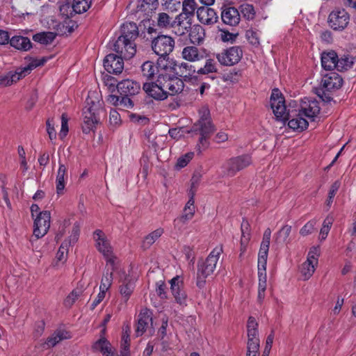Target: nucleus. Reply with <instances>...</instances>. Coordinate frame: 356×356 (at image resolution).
I'll return each mask as SVG.
<instances>
[{"label": "nucleus", "instance_id": "obj_1", "mask_svg": "<svg viewBox=\"0 0 356 356\" xmlns=\"http://www.w3.org/2000/svg\"><path fill=\"white\" fill-rule=\"evenodd\" d=\"M270 106L273 113L277 120L285 122H288L289 128L298 131H302L308 127V122L302 118V113L298 111V113L293 114V111H286L285 105V99L278 88H274L270 95Z\"/></svg>", "mask_w": 356, "mask_h": 356}, {"label": "nucleus", "instance_id": "obj_2", "mask_svg": "<svg viewBox=\"0 0 356 356\" xmlns=\"http://www.w3.org/2000/svg\"><path fill=\"white\" fill-rule=\"evenodd\" d=\"M120 33L113 44V50L122 55L126 60H129L136 53L135 40L139 35L138 28L136 23L127 22L121 26Z\"/></svg>", "mask_w": 356, "mask_h": 356}, {"label": "nucleus", "instance_id": "obj_3", "mask_svg": "<svg viewBox=\"0 0 356 356\" xmlns=\"http://www.w3.org/2000/svg\"><path fill=\"white\" fill-rule=\"evenodd\" d=\"M86 106L83 109L82 131L88 134L91 131L95 132L97 125L100 122L101 114H105V111L102 106L96 92H88L86 100Z\"/></svg>", "mask_w": 356, "mask_h": 356}, {"label": "nucleus", "instance_id": "obj_4", "mask_svg": "<svg viewBox=\"0 0 356 356\" xmlns=\"http://www.w3.org/2000/svg\"><path fill=\"white\" fill-rule=\"evenodd\" d=\"M222 252V247L215 248L204 260L197 262L196 285L199 289L204 287L206 278L214 272L219 256Z\"/></svg>", "mask_w": 356, "mask_h": 356}, {"label": "nucleus", "instance_id": "obj_5", "mask_svg": "<svg viewBox=\"0 0 356 356\" xmlns=\"http://www.w3.org/2000/svg\"><path fill=\"white\" fill-rule=\"evenodd\" d=\"M201 116L200 120L194 124L190 132L200 134L199 144H197V149L199 152H201L200 148H207L209 145L208 139L213 134L215 131L213 124H212L210 111L209 109L205 108L200 112Z\"/></svg>", "mask_w": 356, "mask_h": 356}, {"label": "nucleus", "instance_id": "obj_6", "mask_svg": "<svg viewBox=\"0 0 356 356\" xmlns=\"http://www.w3.org/2000/svg\"><path fill=\"white\" fill-rule=\"evenodd\" d=\"M342 84V77L334 72H330L323 76L320 86L315 88V93L324 102H330L333 100L332 92L339 89Z\"/></svg>", "mask_w": 356, "mask_h": 356}, {"label": "nucleus", "instance_id": "obj_7", "mask_svg": "<svg viewBox=\"0 0 356 356\" xmlns=\"http://www.w3.org/2000/svg\"><path fill=\"white\" fill-rule=\"evenodd\" d=\"M251 163V156L248 154L232 157L222 164L221 176L222 177H232L238 171L249 166Z\"/></svg>", "mask_w": 356, "mask_h": 356}, {"label": "nucleus", "instance_id": "obj_8", "mask_svg": "<svg viewBox=\"0 0 356 356\" xmlns=\"http://www.w3.org/2000/svg\"><path fill=\"white\" fill-rule=\"evenodd\" d=\"M157 83L167 92V95H175L181 92L184 88L183 80L172 72L159 74Z\"/></svg>", "mask_w": 356, "mask_h": 356}, {"label": "nucleus", "instance_id": "obj_9", "mask_svg": "<svg viewBox=\"0 0 356 356\" xmlns=\"http://www.w3.org/2000/svg\"><path fill=\"white\" fill-rule=\"evenodd\" d=\"M174 47L175 40L168 35H159L152 41V49L159 56H168Z\"/></svg>", "mask_w": 356, "mask_h": 356}, {"label": "nucleus", "instance_id": "obj_10", "mask_svg": "<svg viewBox=\"0 0 356 356\" xmlns=\"http://www.w3.org/2000/svg\"><path fill=\"white\" fill-rule=\"evenodd\" d=\"M243 57L242 49L238 46H234L216 54L218 61L224 66H232L237 64Z\"/></svg>", "mask_w": 356, "mask_h": 356}, {"label": "nucleus", "instance_id": "obj_11", "mask_svg": "<svg viewBox=\"0 0 356 356\" xmlns=\"http://www.w3.org/2000/svg\"><path fill=\"white\" fill-rule=\"evenodd\" d=\"M51 213L49 211L40 212L34 221L33 234L37 238L44 236L50 227Z\"/></svg>", "mask_w": 356, "mask_h": 356}, {"label": "nucleus", "instance_id": "obj_12", "mask_svg": "<svg viewBox=\"0 0 356 356\" xmlns=\"http://www.w3.org/2000/svg\"><path fill=\"white\" fill-rule=\"evenodd\" d=\"M350 16L344 10H333L328 17L330 27L335 31L343 30L349 22Z\"/></svg>", "mask_w": 356, "mask_h": 356}, {"label": "nucleus", "instance_id": "obj_13", "mask_svg": "<svg viewBox=\"0 0 356 356\" xmlns=\"http://www.w3.org/2000/svg\"><path fill=\"white\" fill-rule=\"evenodd\" d=\"M123 59H126L120 54H109L104 59V67L110 74H120L124 69Z\"/></svg>", "mask_w": 356, "mask_h": 356}, {"label": "nucleus", "instance_id": "obj_14", "mask_svg": "<svg viewBox=\"0 0 356 356\" xmlns=\"http://www.w3.org/2000/svg\"><path fill=\"white\" fill-rule=\"evenodd\" d=\"M172 70V73L179 78H182L183 82H191L197 79V76L194 75L197 72L195 67L187 63L175 64Z\"/></svg>", "mask_w": 356, "mask_h": 356}, {"label": "nucleus", "instance_id": "obj_15", "mask_svg": "<svg viewBox=\"0 0 356 356\" xmlns=\"http://www.w3.org/2000/svg\"><path fill=\"white\" fill-rule=\"evenodd\" d=\"M271 236V230L267 228L264 233L263 240L261 243L258 254V269L266 270L268 253Z\"/></svg>", "mask_w": 356, "mask_h": 356}, {"label": "nucleus", "instance_id": "obj_16", "mask_svg": "<svg viewBox=\"0 0 356 356\" xmlns=\"http://www.w3.org/2000/svg\"><path fill=\"white\" fill-rule=\"evenodd\" d=\"M143 89L148 96L156 100L162 101L168 98L167 92L158 84L157 79L154 81L144 83Z\"/></svg>", "mask_w": 356, "mask_h": 356}, {"label": "nucleus", "instance_id": "obj_17", "mask_svg": "<svg viewBox=\"0 0 356 356\" xmlns=\"http://www.w3.org/2000/svg\"><path fill=\"white\" fill-rule=\"evenodd\" d=\"M197 17L204 25H213L218 22V16L214 9L209 6H201L197 9Z\"/></svg>", "mask_w": 356, "mask_h": 356}, {"label": "nucleus", "instance_id": "obj_18", "mask_svg": "<svg viewBox=\"0 0 356 356\" xmlns=\"http://www.w3.org/2000/svg\"><path fill=\"white\" fill-rule=\"evenodd\" d=\"M117 90L120 95L134 96L140 91V85L137 81L124 79L117 84Z\"/></svg>", "mask_w": 356, "mask_h": 356}, {"label": "nucleus", "instance_id": "obj_19", "mask_svg": "<svg viewBox=\"0 0 356 356\" xmlns=\"http://www.w3.org/2000/svg\"><path fill=\"white\" fill-rule=\"evenodd\" d=\"M221 19L226 25L236 26L241 21L239 10L232 6L225 7L221 11Z\"/></svg>", "mask_w": 356, "mask_h": 356}, {"label": "nucleus", "instance_id": "obj_20", "mask_svg": "<svg viewBox=\"0 0 356 356\" xmlns=\"http://www.w3.org/2000/svg\"><path fill=\"white\" fill-rule=\"evenodd\" d=\"M170 289L176 302L181 305H186L187 296L183 289L182 281L178 276L173 277L170 281Z\"/></svg>", "mask_w": 356, "mask_h": 356}, {"label": "nucleus", "instance_id": "obj_21", "mask_svg": "<svg viewBox=\"0 0 356 356\" xmlns=\"http://www.w3.org/2000/svg\"><path fill=\"white\" fill-rule=\"evenodd\" d=\"M191 17L188 15H184L181 12L173 20L175 30L172 31L177 35H183L188 31V29L191 26Z\"/></svg>", "mask_w": 356, "mask_h": 356}, {"label": "nucleus", "instance_id": "obj_22", "mask_svg": "<svg viewBox=\"0 0 356 356\" xmlns=\"http://www.w3.org/2000/svg\"><path fill=\"white\" fill-rule=\"evenodd\" d=\"M152 312L149 309H142L138 315L136 327V337L142 336L146 331L149 324L152 325Z\"/></svg>", "mask_w": 356, "mask_h": 356}, {"label": "nucleus", "instance_id": "obj_23", "mask_svg": "<svg viewBox=\"0 0 356 356\" xmlns=\"http://www.w3.org/2000/svg\"><path fill=\"white\" fill-rule=\"evenodd\" d=\"M321 65L325 70L332 72L334 69L337 70L338 55L333 51H323L321 54Z\"/></svg>", "mask_w": 356, "mask_h": 356}, {"label": "nucleus", "instance_id": "obj_24", "mask_svg": "<svg viewBox=\"0 0 356 356\" xmlns=\"http://www.w3.org/2000/svg\"><path fill=\"white\" fill-rule=\"evenodd\" d=\"M30 72L26 69V66L23 68H19L15 72H10L6 75L1 76L0 82L5 86H10L25 77Z\"/></svg>", "mask_w": 356, "mask_h": 356}, {"label": "nucleus", "instance_id": "obj_25", "mask_svg": "<svg viewBox=\"0 0 356 356\" xmlns=\"http://www.w3.org/2000/svg\"><path fill=\"white\" fill-rule=\"evenodd\" d=\"M318 102L316 100H307L302 102L301 108L299 109L304 115L309 118H314L320 113Z\"/></svg>", "mask_w": 356, "mask_h": 356}, {"label": "nucleus", "instance_id": "obj_26", "mask_svg": "<svg viewBox=\"0 0 356 356\" xmlns=\"http://www.w3.org/2000/svg\"><path fill=\"white\" fill-rule=\"evenodd\" d=\"M140 70L142 77L147 81H154V80L159 75V70L152 61L147 60L144 62L140 67Z\"/></svg>", "mask_w": 356, "mask_h": 356}, {"label": "nucleus", "instance_id": "obj_27", "mask_svg": "<svg viewBox=\"0 0 356 356\" xmlns=\"http://www.w3.org/2000/svg\"><path fill=\"white\" fill-rule=\"evenodd\" d=\"M312 253V251L309 252L307 261L301 266L300 273L305 280L312 277L315 270L314 262L317 263V258Z\"/></svg>", "mask_w": 356, "mask_h": 356}, {"label": "nucleus", "instance_id": "obj_28", "mask_svg": "<svg viewBox=\"0 0 356 356\" xmlns=\"http://www.w3.org/2000/svg\"><path fill=\"white\" fill-rule=\"evenodd\" d=\"M10 44L17 50L27 51L32 47V43L27 37L15 35L10 40Z\"/></svg>", "mask_w": 356, "mask_h": 356}, {"label": "nucleus", "instance_id": "obj_29", "mask_svg": "<svg viewBox=\"0 0 356 356\" xmlns=\"http://www.w3.org/2000/svg\"><path fill=\"white\" fill-rule=\"evenodd\" d=\"M189 29L188 36L191 43L197 45L202 44L205 37L204 28L200 24H195Z\"/></svg>", "mask_w": 356, "mask_h": 356}, {"label": "nucleus", "instance_id": "obj_30", "mask_svg": "<svg viewBox=\"0 0 356 356\" xmlns=\"http://www.w3.org/2000/svg\"><path fill=\"white\" fill-rule=\"evenodd\" d=\"M159 6L158 0H139L136 6V11L143 13L149 16Z\"/></svg>", "mask_w": 356, "mask_h": 356}, {"label": "nucleus", "instance_id": "obj_31", "mask_svg": "<svg viewBox=\"0 0 356 356\" xmlns=\"http://www.w3.org/2000/svg\"><path fill=\"white\" fill-rule=\"evenodd\" d=\"M182 57L186 60L194 62L204 58V54L195 46H186L182 50Z\"/></svg>", "mask_w": 356, "mask_h": 356}, {"label": "nucleus", "instance_id": "obj_32", "mask_svg": "<svg viewBox=\"0 0 356 356\" xmlns=\"http://www.w3.org/2000/svg\"><path fill=\"white\" fill-rule=\"evenodd\" d=\"M66 176L67 167L64 164L60 163L56 180V192L58 195L63 194L65 186V179Z\"/></svg>", "mask_w": 356, "mask_h": 356}, {"label": "nucleus", "instance_id": "obj_33", "mask_svg": "<svg viewBox=\"0 0 356 356\" xmlns=\"http://www.w3.org/2000/svg\"><path fill=\"white\" fill-rule=\"evenodd\" d=\"M355 61V57L349 54H344L340 58L338 57L337 70L339 72L347 71L352 68Z\"/></svg>", "mask_w": 356, "mask_h": 356}, {"label": "nucleus", "instance_id": "obj_34", "mask_svg": "<svg viewBox=\"0 0 356 356\" xmlns=\"http://www.w3.org/2000/svg\"><path fill=\"white\" fill-rule=\"evenodd\" d=\"M92 349L95 351H100L106 356H111L113 353L109 341L104 337H102L92 345Z\"/></svg>", "mask_w": 356, "mask_h": 356}, {"label": "nucleus", "instance_id": "obj_35", "mask_svg": "<svg viewBox=\"0 0 356 356\" xmlns=\"http://www.w3.org/2000/svg\"><path fill=\"white\" fill-rule=\"evenodd\" d=\"M135 288V284L131 279L126 277L120 286V293L124 301L127 302L132 294Z\"/></svg>", "mask_w": 356, "mask_h": 356}, {"label": "nucleus", "instance_id": "obj_36", "mask_svg": "<svg viewBox=\"0 0 356 356\" xmlns=\"http://www.w3.org/2000/svg\"><path fill=\"white\" fill-rule=\"evenodd\" d=\"M56 33L47 31V32H40L33 35V40L42 44H51L54 39L56 38Z\"/></svg>", "mask_w": 356, "mask_h": 356}, {"label": "nucleus", "instance_id": "obj_37", "mask_svg": "<svg viewBox=\"0 0 356 356\" xmlns=\"http://www.w3.org/2000/svg\"><path fill=\"white\" fill-rule=\"evenodd\" d=\"M163 233V229L159 228L146 236L143 241L141 247L148 249Z\"/></svg>", "mask_w": 356, "mask_h": 356}, {"label": "nucleus", "instance_id": "obj_38", "mask_svg": "<svg viewBox=\"0 0 356 356\" xmlns=\"http://www.w3.org/2000/svg\"><path fill=\"white\" fill-rule=\"evenodd\" d=\"M155 65L159 70V74L172 72L173 66H171V63L168 60V56H159Z\"/></svg>", "mask_w": 356, "mask_h": 356}, {"label": "nucleus", "instance_id": "obj_39", "mask_svg": "<svg viewBox=\"0 0 356 356\" xmlns=\"http://www.w3.org/2000/svg\"><path fill=\"white\" fill-rule=\"evenodd\" d=\"M173 20L167 13H161L157 18V26L161 29L172 28L175 30Z\"/></svg>", "mask_w": 356, "mask_h": 356}, {"label": "nucleus", "instance_id": "obj_40", "mask_svg": "<svg viewBox=\"0 0 356 356\" xmlns=\"http://www.w3.org/2000/svg\"><path fill=\"white\" fill-rule=\"evenodd\" d=\"M238 10L243 17L247 20H252L255 17L256 12L252 4L243 3L238 7Z\"/></svg>", "mask_w": 356, "mask_h": 356}, {"label": "nucleus", "instance_id": "obj_41", "mask_svg": "<svg viewBox=\"0 0 356 356\" xmlns=\"http://www.w3.org/2000/svg\"><path fill=\"white\" fill-rule=\"evenodd\" d=\"M91 2V0H74L72 8L76 13H83L89 9Z\"/></svg>", "mask_w": 356, "mask_h": 356}, {"label": "nucleus", "instance_id": "obj_42", "mask_svg": "<svg viewBox=\"0 0 356 356\" xmlns=\"http://www.w3.org/2000/svg\"><path fill=\"white\" fill-rule=\"evenodd\" d=\"M218 69L216 63L213 59H207L204 67H200L197 70V73L199 74H209L213 72H217Z\"/></svg>", "mask_w": 356, "mask_h": 356}, {"label": "nucleus", "instance_id": "obj_43", "mask_svg": "<svg viewBox=\"0 0 356 356\" xmlns=\"http://www.w3.org/2000/svg\"><path fill=\"white\" fill-rule=\"evenodd\" d=\"M291 232V226L286 225L276 234L275 241L278 243H287Z\"/></svg>", "mask_w": 356, "mask_h": 356}, {"label": "nucleus", "instance_id": "obj_44", "mask_svg": "<svg viewBox=\"0 0 356 356\" xmlns=\"http://www.w3.org/2000/svg\"><path fill=\"white\" fill-rule=\"evenodd\" d=\"M114 268L111 271L107 270L103 275L101 280V284L99 290L106 292L111 286L113 282V272Z\"/></svg>", "mask_w": 356, "mask_h": 356}, {"label": "nucleus", "instance_id": "obj_45", "mask_svg": "<svg viewBox=\"0 0 356 356\" xmlns=\"http://www.w3.org/2000/svg\"><path fill=\"white\" fill-rule=\"evenodd\" d=\"M168 319H163L162 325L158 331V337L161 341L163 348L167 349L169 346L168 341L165 339L167 335Z\"/></svg>", "mask_w": 356, "mask_h": 356}, {"label": "nucleus", "instance_id": "obj_46", "mask_svg": "<svg viewBox=\"0 0 356 356\" xmlns=\"http://www.w3.org/2000/svg\"><path fill=\"white\" fill-rule=\"evenodd\" d=\"M192 213L187 214H182L180 217H178L174 220V226L175 229L179 231H181L185 229V225L187 222L192 219Z\"/></svg>", "mask_w": 356, "mask_h": 356}, {"label": "nucleus", "instance_id": "obj_47", "mask_svg": "<svg viewBox=\"0 0 356 356\" xmlns=\"http://www.w3.org/2000/svg\"><path fill=\"white\" fill-rule=\"evenodd\" d=\"M196 8L197 4L195 0H184L183 1L182 12L184 13V15H188L192 17Z\"/></svg>", "mask_w": 356, "mask_h": 356}, {"label": "nucleus", "instance_id": "obj_48", "mask_svg": "<svg viewBox=\"0 0 356 356\" xmlns=\"http://www.w3.org/2000/svg\"><path fill=\"white\" fill-rule=\"evenodd\" d=\"M98 250L102 252L104 256L108 257L111 254V247L107 241L106 238L103 239L102 241H100L99 242H97L96 245Z\"/></svg>", "mask_w": 356, "mask_h": 356}, {"label": "nucleus", "instance_id": "obj_49", "mask_svg": "<svg viewBox=\"0 0 356 356\" xmlns=\"http://www.w3.org/2000/svg\"><path fill=\"white\" fill-rule=\"evenodd\" d=\"M240 70H236V69H233L230 70L229 72H226L222 75V79L225 81H230L232 83H236L238 81L239 77L241 76Z\"/></svg>", "mask_w": 356, "mask_h": 356}, {"label": "nucleus", "instance_id": "obj_50", "mask_svg": "<svg viewBox=\"0 0 356 356\" xmlns=\"http://www.w3.org/2000/svg\"><path fill=\"white\" fill-rule=\"evenodd\" d=\"M80 234V227L79 225L77 224H74L72 230V233L70 236H69L68 240H66L67 243V248L70 246L71 245L74 244L77 242Z\"/></svg>", "mask_w": 356, "mask_h": 356}, {"label": "nucleus", "instance_id": "obj_51", "mask_svg": "<svg viewBox=\"0 0 356 356\" xmlns=\"http://www.w3.org/2000/svg\"><path fill=\"white\" fill-rule=\"evenodd\" d=\"M81 293L82 291L80 289L73 290L64 300V305L66 307H70L75 300L81 296Z\"/></svg>", "mask_w": 356, "mask_h": 356}, {"label": "nucleus", "instance_id": "obj_52", "mask_svg": "<svg viewBox=\"0 0 356 356\" xmlns=\"http://www.w3.org/2000/svg\"><path fill=\"white\" fill-rule=\"evenodd\" d=\"M193 152H188L184 154V156L179 157L177 161V168L180 169L186 166L189 161L193 159Z\"/></svg>", "mask_w": 356, "mask_h": 356}, {"label": "nucleus", "instance_id": "obj_53", "mask_svg": "<svg viewBox=\"0 0 356 356\" xmlns=\"http://www.w3.org/2000/svg\"><path fill=\"white\" fill-rule=\"evenodd\" d=\"M130 332V327L129 325H127L125 328L123 329V334L122 337V346H123V349L124 352L129 351V334Z\"/></svg>", "mask_w": 356, "mask_h": 356}, {"label": "nucleus", "instance_id": "obj_54", "mask_svg": "<svg viewBox=\"0 0 356 356\" xmlns=\"http://www.w3.org/2000/svg\"><path fill=\"white\" fill-rule=\"evenodd\" d=\"M156 292L157 296L161 299H165L167 298V286L164 282V281L160 280L156 282Z\"/></svg>", "mask_w": 356, "mask_h": 356}, {"label": "nucleus", "instance_id": "obj_55", "mask_svg": "<svg viewBox=\"0 0 356 356\" xmlns=\"http://www.w3.org/2000/svg\"><path fill=\"white\" fill-rule=\"evenodd\" d=\"M316 221L315 220H312L307 222L300 229V234L302 236H307L312 234L314 230V227L316 225Z\"/></svg>", "mask_w": 356, "mask_h": 356}, {"label": "nucleus", "instance_id": "obj_56", "mask_svg": "<svg viewBox=\"0 0 356 356\" xmlns=\"http://www.w3.org/2000/svg\"><path fill=\"white\" fill-rule=\"evenodd\" d=\"M68 118L66 113H63L61 115V129L60 131V137L63 138L68 133Z\"/></svg>", "mask_w": 356, "mask_h": 356}, {"label": "nucleus", "instance_id": "obj_57", "mask_svg": "<svg viewBox=\"0 0 356 356\" xmlns=\"http://www.w3.org/2000/svg\"><path fill=\"white\" fill-rule=\"evenodd\" d=\"M247 355H250V353H259V340L248 339L247 343Z\"/></svg>", "mask_w": 356, "mask_h": 356}, {"label": "nucleus", "instance_id": "obj_58", "mask_svg": "<svg viewBox=\"0 0 356 356\" xmlns=\"http://www.w3.org/2000/svg\"><path fill=\"white\" fill-rule=\"evenodd\" d=\"M259 290L266 289V270L258 269Z\"/></svg>", "mask_w": 356, "mask_h": 356}, {"label": "nucleus", "instance_id": "obj_59", "mask_svg": "<svg viewBox=\"0 0 356 356\" xmlns=\"http://www.w3.org/2000/svg\"><path fill=\"white\" fill-rule=\"evenodd\" d=\"M246 38L250 43L253 45H258L259 44L258 34L256 31L250 29L246 31Z\"/></svg>", "mask_w": 356, "mask_h": 356}, {"label": "nucleus", "instance_id": "obj_60", "mask_svg": "<svg viewBox=\"0 0 356 356\" xmlns=\"http://www.w3.org/2000/svg\"><path fill=\"white\" fill-rule=\"evenodd\" d=\"M130 97L131 96L120 95L119 106L125 108H133L134 104Z\"/></svg>", "mask_w": 356, "mask_h": 356}, {"label": "nucleus", "instance_id": "obj_61", "mask_svg": "<svg viewBox=\"0 0 356 356\" xmlns=\"http://www.w3.org/2000/svg\"><path fill=\"white\" fill-rule=\"evenodd\" d=\"M220 38L223 42H234L238 35V33L234 34L227 30H220Z\"/></svg>", "mask_w": 356, "mask_h": 356}, {"label": "nucleus", "instance_id": "obj_62", "mask_svg": "<svg viewBox=\"0 0 356 356\" xmlns=\"http://www.w3.org/2000/svg\"><path fill=\"white\" fill-rule=\"evenodd\" d=\"M241 237L245 236V238H248V239H250V224L248 220H243L241 225Z\"/></svg>", "mask_w": 356, "mask_h": 356}, {"label": "nucleus", "instance_id": "obj_63", "mask_svg": "<svg viewBox=\"0 0 356 356\" xmlns=\"http://www.w3.org/2000/svg\"><path fill=\"white\" fill-rule=\"evenodd\" d=\"M110 124L114 126L120 123V115L115 110H111L109 114Z\"/></svg>", "mask_w": 356, "mask_h": 356}, {"label": "nucleus", "instance_id": "obj_64", "mask_svg": "<svg viewBox=\"0 0 356 356\" xmlns=\"http://www.w3.org/2000/svg\"><path fill=\"white\" fill-rule=\"evenodd\" d=\"M273 339H274V330H271L270 333L266 338V346H265V348L264 350V353L270 354V350L272 348V344L273 343Z\"/></svg>", "mask_w": 356, "mask_h": 356}]
</instances>
